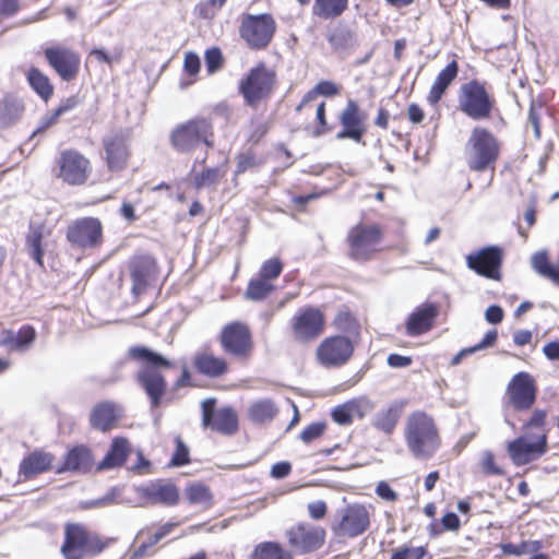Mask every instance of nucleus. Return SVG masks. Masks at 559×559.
<instances>
[{"mask_svg":"<svg viewBox=\"0 0 559 559\" xmlns=\"http://www.w3.org/2000/svg\"><path fill=\"white\" fill-rule=\"evenodd\" d=\"M24 111L22 100L13 95L7 94L0 99V128L5 129L16 123Z\"/></svg>","mask_w":559,"mask_h":559,"instance_id":"obj_34","label":"nucleus"},{"mask_svg":"<svg viewBox=\"0 0 559 559\" xmlns=\"http://www.w3.org/2000/svg\"><path fill=\"white\" fill-rule=\"evenodd\" d=\"M532 267L543 277L550 280L559 286V270L550 264L546 251H539L533 254L531 259Z\"/></svg>","mask_w":559,"mask_h":559,"instance_id":"obj_40","label":"nucleus"},{"mask_svg":"<svg viewBox=\"0 0 559 559\" xmlns=\"http://www.w3.org/2000/svg\"><path fill=\"white\" fill-rule=\"evenodd\" d=\"M323 326V313L313 307L300 310L292 320L293 335L298 342L314 340L322 333Z\"/></svg>","mask_w":559,"mask_h":559,"instance_id":"obj_20","label":"nucleus"},{"mask_svg":"<svg viewBox=\"0 0 559 559\" xmlns=\"http://www.w3.org/2000/svg\"><path fill=\"white\" fill-rule=\"evenodd\" d=\"M276 32V22L269 13L242 14L239 35L250 49L261 50L272 41Z\"/></svg>","mask_w":559,"mask_h":559,"instance_id":"obj_6","label":"nucleus"},{"mask_svg":"<svg viewBox=\"0 0 559 559\" xmlns=\"http://www.w3.org/2000/svg\"><path fill=\"white\" fill-rule=\"evenodd\" d=\"M221 345L231 356L242 359L250 357L253 343L249 328L240 322L227 324L221 333Z\"/></svg>","mask_w":559,"mask_h":559,"instance_id":"obj_17","label":"nucleus"},{"mask_svg":"<svg viewBox=\"0 0 559 559\" xmlns=\"http://www.w3.org/2000/svg\"><path fill=\"white\" fill-rule=\"evenodd\" d=\"M332 418L340 425H349L354 417L348 403L337 405L332 412Z\"/></svg>","mask_w":559,"mask_h":559,"instance_id":"obj_54","label":"nucleus"},{"mask_svg":"<svg viewBox=\"0 0 559 559\" xmlns=\"http://www.w3.org/2000/svg\"><path fill=\"white\" fill-rule=\"evenodd\" d=\"M187 499L191 504H201L205 508L212 504V495L210 489L204 485H192L186 490Z\"/></svg>","mask_w":559,"mask_h":559,"instance_id":"obj_45","label":"nucleus"},{"mask_svg":"<svg viewBox=\"0 0 559 559\" xmlns=\"http://www.w3.org/2000/svg\"><path fill=\"white\" fill-rule=\"evenodd\" d=\"M251 559H293V555L278 543L264 542L254 548Z\"/></svg>","mask_w":559,"mask_h":559,"instance_id":"obj_39","label":"nucleus"},{"mask_svg":"<svg viewBox=\"0 0 559 559\" xmlns=\"http://www.w3.org/2000/svg\"><path fill=\"white\" fill-rule=\"evenodd\" d=\"M276 83V74L264 63L252 68L247 76L239 83V93L245 103L255 108L262 100L272 94Z\"/></svg>","mask_w":559,"mask_h":559,"instance_id":"obj_7","label":"nucleus"},{"mask_svg":"<svg viewBox=\"0 0 559 559\" xmlns=\"http://www.w3.org/2000/svg\"><path fill=\"white\" fill-rule=\"evenodd\" d=\"M503 310L498 305L489 306L485 311V319L490 324H498L503 320Z\"/></svg>","mask_w":559,"mask_h":559,"instance_id":"obj_62","label":"nucleus"},{"mask_svg":"<svg viewBox=\"0 0 559 559\" xmlns=\"http://www.w3.org/2000/svg\"><path fill=\"white\" fill-rule=\"evenodd\" d=\"M277 414L275 403L270 399L259 400L248 408L249 419L255 424L271 421Z\"/></svg>","mask_w":559,"mask_h":559,"instance_id":"obj_36","label":"nucleus"},{"mask_svg":"<svg viewBox=\"0 0 559 559\" xmlns=\"http://www.w3.org/2000/svg\"><path fill=\"white\" fill-rule=\"evenodd\" d=\"M457 72L459 66L455 60L451 61L439 72L427 96V100L431 106H436L439 103L449 85L457 76Z\"/></svg>","mask_w":559,"mask_h":559,"instance_id":"obj_31","label":"nucleus"},{"mask_svg":"<svg viewBox=\"0 0 559 559\" xmlns=\"http://www.w3.org/2000/svg\"><path fill=\"white\" fill-rule=\"evenodd\" d=\"M309 515L314 520L323 519L326 514V504L324 501H313L308 504Z\"/></svg>","mask_w":559,"mask_h":559,"instance_id":"obj_64","label":"nucleus"},{"mask_svg":"<svg viewBox=\"0 0 559 559\" xmlns=\"http://www.w3.org/2000/svg\"><path fill=\"white\" fill-rule=\"evenodd\" d=\"M216 400L206 399L202 402V425L223 435H233L238 429L237 413L230 407L215 409Z\"/></svg>","mask_w":559,"mask_h":559,"instance_id":"obj_14","label":"nucleus"},{"mask_svg":"<svg viewBox=\"0 0 559 559\" xmlns=\"http://www.w3.org/2000/svg\"><path fill=\"white\" fill-rule=\"evenodd\" d=\"M129 356L142 361L135 377L136 382L147 395L151 407H159L167 388V382L162 371L171 368L173 362L145 346L131 347Z\"/></svg>","mask_w":559,"mask_h":559,"instance_id":"obj_1","label":"nucleus"},{"mask_svg":"<svg viewBox=\"0 0 559 559\" xmlns=\"http://www.w3.org/2000/svg\"><path fill=\"white\" fill-rule=\"evenodd\" d=\"M226 175V163L218 167H210L197 174L193 183L197 189L215 188Z\"/></svg>","mask_w":559,"mask_h":559,"instance_id":"obj_41","label":"nucleus"},{"mask_svg":"<svg viewBox=\"0 0 559 559\" xmlns=\"http://www.w3.org/2000/svg\"><path fill=\"white\" fill-rule=\"evenodd\" d=\"M189 461V450L187 445L181 441L180 438H177V448L171 457V465L182 466L185 464H188Z\"/></svg>","mask_w":559,"mask_h":559,"instance_id":"obj_56","label":"nucleus"},{"mask_svg":"<svg viewBox=\"0 0 559 559\" xmlns=\"http://www.w3.org/2000/svg\"><path fill=\"white\" fill-rule=\"evenodd\" d=\"M382 230L378 225L357 224L347 235L349 255L366 261L380 248Z\"/></svg>","mask_w":559,"mask_h":559,"instance_id":"obj_10","label":"nucleus"},{"mask_svg":"<svg viewBox=\"0 0 559 559\" xmlns=\"http://www.w3.org/2000/svg\"><path fill=\"white\" fill-rule=\"evenodd\" d=\"M27 81L31 87L45 100H47L53 92L52 85L48 76L36 68L29 69L27 72Z\"/></svg>","mask_w":559,"mask_h":559,"instance_id":"obj_42","label":"nucleus"},{"mask_svg":"<svg viewBox=\"0 0 559 559\" xmlns=\"http://www.w3.org/2000/svg\"><path fill=\"white\" fill-rule=\"evenodd\" d=\"M197 371L207 378H219L228 371L227 361L206 352L197 353L193 358Z\"/></svg>","mask_w":559,"mask_h":559,"instance_id":"obj_30","label":"nucleus"},{"mask_svg":"<svg viewBox=\"0 0 559 559\" xmlns=\"http://www.w3.org/2000/svg\"><path fill=\"white\" fill-rule=\"evenodd\" d=\"M51 227L45 223H29L25 237V249L29 258L39 267H44V253L47 247V239L51 236Z\"/></svg>","mask_w":559,"mask_h":559,"instance_id":"obj_25","label":"nucleus"},{"mask_svg":"<svg viewBox=\"0 0 559 559\" xmlns=\"http://www.w3.org/2000/svg\"><path fill=\"white\" fill-rule=\"evenodd\" d=\"M52 463V455L43 452L34 451L29 455L23 459L20 464V475L25 479H29L38 474L48 471Z\"/></svg>","mask_w":559,"mask_h":559,"instance_id":"obj_32","label":"nucleus"},{"mask_svg":"<svg viewBox=\"0 0 559 559\" xmlns=\"http://www.w3.org/2000/svg\"><path fill=\"white\" fill-rule=\"evenodd\" d=\"M122 415V408L110 401L96 404L90 414V425L103 432L114 428Z\"/></svg>","mask_w":559,"mask_h":559,"instance_id":"obj_29","label":"nucleus"},{"mask_svg":"<svg viewBox=\"0 0 559 559\" xmlns=\"http://www.w3.org/2000/svg\"><path fill=\"white\" fill-rule=\"evenodd\" d=\"M285 536L289 547L299 554H309L322 547L325 540V531L318 525L300 522L290 526Z\"/></svg>","mask_w":559,"mask_h":559,"instance_id":"obj_12","label":"nucleus"},{"mask_svg":"<svg viewBox=\"0 0 559 559\" xmlns=\"http://www.w3.org/2000/svg\"><path fill=\"white\" fill-rule=\"evenodd\" d=\"M218 10L219 9H216L214 5H212L211 1L209 0V2H201L197 4L194 8V13L201 19L212 20Z\"/></svg>","mask_w":559,"mask_h":559,"instance_id":"obj_60","label":"nucleus"},{"mask_svg":"<svg viewBox=\"0 0 559 559\" xmlns=\"http://www.w3.org/2000/svg\"><path fill=\"white\" fill-rule=\"evenodd\" d=\"M328 40L336 50H346L354 45V36L346 28H335L329 34Z\"/></svg>","mask_w":559,"mask_h":559,"instance_id":"obj_47","label":"nucleus"},{"mask_svg":"<svg viewBox=\"0 0 559 559\" xmlns=\"http://www.w3.org/2000/svg\"><path fill=\"white\" fill-rule=\"evenodd\" d=\"M537 386L532 374L515 373L507 386L509 405L516 412L530 409L536 401Z\"/></svg>","mask_w":559,"mask_h":559,"instance_id":"obj_13","label":"nucleus"},{"mask_svg":"<svg viewBox=\"0 0 559 559\" xmlns=\"http://www.w3.org/2000/svg\"><path fill=\"white\" fill-rule=\"evenodd\" d=\"M438 313L439 309L435 304H421L408 316L406 333L409 336H418L428 332L433 326Z\"/></svg>","mask_w":559,"mask_h":559,"instance_id":"obj_28","label":"nucleus"},{"mask_svg":"<svg viewBox=\"0 0 559 559\" xmlns=\"http://www.w3.org/2000/svg\"><path fill=\"white\" fill-rule=\"evenodd\" d=\"M79 104L80 100L78 96H70L66 99H62L51 115L41 118L40 126L33 132V136L55 124L59 117L73 110Z\"/></svg>","mask_w":559,"mask_h":559,"instance_id":"obj_38","label":"nucleus"},{"mask_svg":"<svg viewBox=\"0 0 559 559\" xmlns=\"http://www.w3.org/2000/svg\"><path fill=\"white\" fill-rule=\"evenodd\" d=\"M58 166V177L72 186L83 185L92 171L90 160L75 150L61 152Z\"/></svg>","mask_w":559,"mask_h":559,"instance_id":"obj_15","label":"nucleus"},{"mask_svg":"<svg viewBox=\"0 0 559 559\" xmlns=\"http://www.w3.org/2000/svg\"><path fill=\"white\" fill-rule=\"evenodd\" d=\"M129 271L132 280V294L139 296L157 274L156 260L148 253L134 254L129 261Z\"/></svg>","mask_w":559,"mask_h":559,"instance_id":"obj_21","label":"nucleus"},{"mask_svg":"<svg viewBox=\"0 0 559 559\" xmlns=\"http://www.w3.org/2000/svg\"><path fill=\"white\" fill-rule=\"evenodd\" d=\"M546 412L544 409H535L531 418L524 423L523 430L528 432L530 429H542L546 421Z\"/></svg>","mask_w":559,"mask_h":559,"instance_id":"obj_57","label":"nucleus"},{"mask_svg":"<svg viewBox=\"0 0 559 559\" xmlns=\"http://www.w3.org/2000/svg\"><path fill=\"white\" fill-rule=\"evenodd\" d=\"M335 326L348 334V336H357L359 331V324L355 317L347 311H341L336 314L334 320Z\"/></svg>","mask_w":559,"mask_h":559,"instance_id":"obj_48","label":"nucleus"},{"mask_svg":"<svg viewBox=\"0 0 559 559\" xmlns=\"http://www.w3.org/2000/svg\"><path fill=\"white\" fill-rule=\"evenodd\" d=\"M36 338V329L31 324H24L17 331L3 330L0 333V345L10 352L25 353L31 349Z\"/></svg>","mask_w":559,"mask_h":559,"instance_id":"obj_27","label":"nucleus"},{"mask_svg":"<svg viewBox=\"0 0 559 559\" xmlns=\"http://www.w3.org/2000/svg\"><path fill=\"white\" fill-rule=\"evenodd\" d=\"M92 464L93 456L90 449L85 445H78L67 453L63 466L58 472L72 471L85 473L92 467Z\"/></svg>","mask_w":559,"mask_h":559,"instance_id":"obj_35","label":"nucleus"},{"mask_svg":"<svg viewBox=\"0 0 559 559\" xmlns=\"http://www.w3.org/2000/svg\"><path fill=\"white\" fill-rule=\"evenodd\" d=\"M442 528L437 523H431L429 526V531L431 535H439L442 530L447 531H457L461 526V522L459 516L453 512L445 513L441 519Z\"/></svg>","mask_w":559,"mask_h":559,"instance_id":"obj_51","label":"nucleus"},{"mask_svg":"<svg viewBox=\"0 0 559 559\" xmlns=\"http://www.w3.org/2000/svg\"><path fill=\"white\" fill-rule=\"evenodd\" d=\"M404 437L407 449L417 460L432 457L441 444L433 418L424 412H414L407 417Z\"/></svg>","mask_w":559,"mask_h":559,"instance_id":"obj_2","label":"nucleus"},{"mask_svg":"<svg viewBox=\"0 0 559 559\" xmlns=\"http://www.w3.org/2000/svg\"><path fill=\"white\" fill-rule=\"evenodd\" d=\"M130 454V444L126 438H115L111 442V445L104 456V459L98 463L97 469L106 471L111 469L118 466L123 465L128 455Z\"/></svg>","mask_w":559,"mask_h":559,"instance_id":"obj_33","label":"nucleus"},{"mask_svg":"<svg viewBox=\"0 0 559 559\" xmlns=\"http://www.w3.org/2000/svg\"><path fill=\"white\" fill-rule=\"evenodd\" d=\"M325 430L324 423H312L307 426L300 433V440L304 443H310L323 435Z\"/></svg>","mask_w":559,"mask_h":559,"instance_id":"obj_53","label":"nucleus"},{"mask_svg":"<svg viewBox=\"0 0 559 559\" xmlns=\"http://www.w3.org/2000/svg\"><path fill=\"white\" fill-rule=\"evenodd\" d=\"M138 495L144 499L141 506L160 504L173 507L179 502L178 488L169 480L158 479L136 488Z\"/></svg>","mask_w":559,"mask_h":559,"instance_id":"obj_22","label":"nucleus"},{"mask_svg":"<svg viewBox=\"0 0 559 559\" xmlns=\"http://www.w3.org/2000/svg\"><path fill=\"white\" fill-rule=\"evenodd\" d=\"M255 166V158L251 153H241L237 156V165L235 175L238 176L240 174L246 173L249 169H252Z\"/></svg>","mask_w":559,"mask_h":559,"instance_id":"obj_58","label":"nucleus"},{"mask_svg":"<svg viewBox=\"0 0 559 559\" xmlns=\"http://www.w3.org/2000/svg\"><path fill=\"white\" fill-rule=\"evenodd\" d=\"M501 550L504 555L521 556L539 549V542H522L520 544L507 543L502 544Z\"/></svg>","mask_w":559,"mask_h":559,"instance_id":"obj_49","label":"nucleus"},{"mask_svg":"<svg viewBox=\"0 0 559 559\" xmlns=\"http://www.w3.org/2000/svg\"><path fill=\"white\" fill-rule=\"evenodd\" d=\"M340 122L342 130L337 132L336 139H352L356 142H360L365 128L359 107L354 100H348L340 116Z\"/></svg>","mask_w":559,"mask_h":559,"instance_id":"obj_26","label":"nucleus"},{"mask_svg":"<svg viewBox=\"0 0 559 559\" xmlns=\"http://www.w3.org/2000/svg\"><path fill=\"white\" fill-rule=\"evenodd\" d=\"M335 532L340 536L355 537L362 534L369 525L368 511L364 506L353 504L337 513Z\"/></svg>","mask_w":559,"mask_h":559,"instance_id":"obj_23","label":"nucleus"},{"mask_svg":"<svg viewBox=\"0 0 559 559\" xmlns=\"http://www.w3.org/2000/svg\"><path fill=\"white\" fill-rule=\"evenodd\" d=\"M340 93V87L332 81H321L312 90L304 96L300 104L296 107V111H300L310 102L314 100L318 95L331 97Z\"/></svg>","mask_w":559,"mask_h":559,"instance_id":"obj_43","label":"nucleus"},{"mask_svg":"<svg viewBox=\"0 0 559 559\" xmlns=\"http://www.w3.org/2000/svg\"><path fill=\"white\" fill-rule=\"evenodd\" d=\"M495 100L489 96L484 84L473 80L463 84L459 94V108L473 120L488 119Z\"/></svg>","mask_w":559,"mask_h":559,"instance_id":"obj_8","label":"nucleus"},{"mask_svg":"<svg viewBox=\"0 0 559 559\" xmlns=\"http://www.w3.org/2000/svg\"><path fill=\"white\" fill-rule=\"evenodd\" d=\"M69 243L78 249L92 250L104 241L103 224L96 217H82L73 221L66 233Z\"/></svg>","mask_w":559,"mask_h":559,"instance_id":"obj_11","label":"nucleus"},{"mask_svg":"<svg viewBox=\"0 0 559 559\" xmlns=\"http://www.w3.org/2000/svg\"><path fill=\"white\" fill-rule=\"evenodd\" d=\"M483 471L488 475H503L502 468L496 465L493 454L490 451L484 453L481 461Z\"/></svg>","mask_w":559,"mask_h":559,"instance_id":"obj_59","label":"nucleus"},{"mask_svg":"<svg viewBox=\"0 0 559 559\" xmlns=\"http://www.w3.org/2000/svg\"><path fill=\"white\" fill-rule=\"evenodd\" d=\"M500 148V142L493 133L486 128L475 127L466 143L468 168L477 173L490 170L492 178Z\"/></svg>","mask_w":559,"mask_h":559,"instance_id":"obj_3","label":"nucleus"},{"mask_svg":"<svg viewBox=\"0 0 559 559\" xmlns=\"http://www.w3.org/2000/svg\"><path fill=\"white\" fill-rule=\"evenodd\" d=\"M222 51L216 48H210L205 51V64L210 73L217 71L222 64Z\"/></svg>","mask_w":559,"mask_h":559,"instance_id":"obj_55","label":"nucleus"},{"mask_svg":"<svg viewBox=\"0 0 559 559\" xmlns=\"http://www.w3.org/2000/svg\"><path fill=\"white\" fill-rule=\"evenodd\" d=\"M273 288L274 287L270 282H266L260 277L253 278L248 284L246 297L253 301L263 300L271 294Z\"/></svg>","mask_w":559,"mask_h":559,"instance_id":"obj_44","label":"nucleus"},{"mask_svg":"<svg viewBox=\"0 0 559 559\" xmlns=\"http://www.w3.org/2000/svg\"><path fill=\"white\" fill-rule=\"evenodd\" d=\"M353 352L354 345L348 336H331L317 348V358L326 368L340 367L347 362Z\"/></svg>","mask_w":559,"mask_h":559,"instance_id":"obj_19","label":"nucleus"},{"mask_svg":"<svg viewBox=\"0 0 559 559\" xmlns=\"http://www.w3.org/2000/svg\"><path fill=\"white\" fill-rule=\"evenodd\" d=\"M547 435L545 431L525 432L509 441L507 452L515 466L530 464L547 452Z\"/></svg>","mask_w":559,"mask_h":559,"instance_id":"obj_9","label":"nucleus"},{"mask_svg":"<svg viewBox=\"0 0 559 559\" xmlns=\"http://www.w3.org/2000/svg\"><path fill=\"white\" fill-rule=\"evenodd\" d=\"M413 359L411 356H403L399 354H390L386 357V364L392 368H406L411 366Z\"/></svg>","mask_w":559,"mask_h":559,"instance_id":"obj_63","label":"nucleus"},{"mask_svg":"<svg viewBox=\"0 0 559 559\" xmlns=\"http://www.w3.org/2000/svg\"><path fill=\"white\" fill-rule=\"evenodd\" d=\"M112 539L102 540L100 537L80 523H68L64 526V542L61 552L64 559H84L102 554Z\"/></svg>","mask_w":559,"mask_h":559,"instance_id":"obj_4","label":"nucleus"},{"mask_svg":"<svg viewBox=\"0 0 559 559\" xmlns=\"http://www.w3.org/2000/svg\"><path fill=\"white\" fill-rule=\"evenodd\" d=\"M283 271V264L280 259L272 258L263 262L259 275L260 278L270 282L277 278Z\"/></svg>","mask_w":559,"mask_h":559,"instance_id":"obj_50","label":"nucleus"},{"mask_svg":"<svg viewBox=\"0 0 559 559\" xmlns=\"http://www.w3.org/2000/svg\"><path fill=\"white\" fill-rule=\"evenodd\" d=\"M503 250L498 246H489L469 253L466 257L467 267L480 276L499 281L501 278V264Z\"/></svg>","mask_w":559,"mask_h":559,"instance_id":"obj_18","label":"nucleus"},{"mask_svg":"<svg viewBox=\"0 0 559 559\" xmlns=\"http://www.w3.org/2000/svg\"><path fill=\"white\" fill-rule=\"evenodd\" d=\"M347 403L350 407L354 418L361 419L366 415L370 414L374 408L373 403L366 397L354 399L348 401Z\"/></svg>","mask_w":559,"mask_h":559,"instance_id":"obj_52","label":"nucleus"},{"mask_svg":"<svg viewBox=\"0 0 559 559\" xmlns=\"http://www.w3.org/2000/svg\"><path fill=\"white\" fill-rule=\"evenodd\" d=\"M497 337H498V333L496 330H490L486 333V335L484 336V338L481 340V342H479L478 344L472 346V347H467V348H464L462 349L461 352H459L451 360V365L455 366V365H459L462 360V358L468 354H473L477 350H480V349H484V348H487V347H490L492 346L496 341H497Z\"/></svg>","mask_w":559,"mask_h":559,"instance_id":"obj_46","label":"nucleus"},{"mask_svg":"<svg viewBox=\"0 0 559 559\" xmlns=\"http://www.w3.org/2000/svg\"><path fill=\"white\" fill-rule=\"evenodd\" d=\"M45 57L49 66L59 74L64 81H71L79 72L80 58L79 56L67 48H47Z\"/></svg>","mask_w":559,"mask_h":559,"instance_id":"obj_24","label":"nucleus"},{"mask_svg":"<svg viewBox=\"0 0 559 559\" xmlns=\"http://www.w3.org/2000/svg\"><path fill=\"white\" fill-rule=\"evenodd\" d=\"M347 0H316L312 13L321 19H335L347 9Z\"/></svg>","mask_w":559,"mask_h":559,"instance_id":"obj_37","label":"nucleus"},{"mask_svg":"<svg viewBox=\"0 0 559 559\" xmlns=\"http://www.w3.org/2000/svg\"><path fill=\"white\" fill-rule=\"evenodd\" d=\"M212 121L204 117H195L173 129L169 135L171 147L180 154L193 152L200 144L214 146Z\"/></svg>","mask_w":559,"mask_h":559,"instance_id":"obj_5","label":"nucleus"},{"mask_svg":"<svg viewBox=\"0 0 559 559\" xmlns=\"http://www.w3.org/2000/svg\"><path fill=\"white\" fill-rule=\"evenodd\" d=\"M131 132L129 129H119L103 138L106 164L111 171L122 170L130 155L129 145Z\"/></svg>","mask_w":559,"mask_h":559,"instance_id":"obj_16","label":"nucleus"},{"mask_svg":"<svg viewBox=\"0 0 559 559\" xmlns=\"http://www.w3.org/2000/svg\"><path fill=\"white\" fill-rule=\"evenodd\" d=\"M200 66H201L200 58L197 53H194V52L186 53L185 63H183L186 72H188L191 75H194L199 72Z\"/></svg>","mask_w":559,"mask_h":559,"instance_id":"obj_61","label":"nucleus"}]
</instances>
